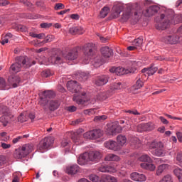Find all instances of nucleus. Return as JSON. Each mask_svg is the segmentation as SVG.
Segmentation results:
<instances>
[{
    "label": "nucleus",
    "mask_w": 182,
    "mask_h": 182,
    "mask_svg": "<svg viewBox=\"0 0 182 182\" xmlns=\"http://www.w3.org/2000/svg\"><path fill=\"white\" fill-rule=\"evenodd\" d=\"M89 178L92 182H102V176L100 178L97 175L91 174L90 175Z\"/></svg>",
    "instance_id": "obj_43"
},
{
    "label": "nucleus",
    "mask_w": 182,
    "mask_h": 182,
    "mask_svg": "<svg viewBox=\"0 0 182 182\" xmlns=\"http://www.w3.org/2000/svg\"><path fill=\"white\" fill-rule=\"evenodd\" d=\"M111 133L112 134H116V133H120L122 132V127L118 125H112L111 129H110Z\"/></svg>",
    "instance_id": "obj_39"
},
{
    "label": "nucleus",
    "mask_w": 182,
    "mask_h": 182,
    "mask_svg": "<svg viewBox=\"0 0 182 182\" xmlns=\"http://www.w3.org/2000/svg\"><path fill=\"white\" fill-rule=\"evenodd\" d=\"M173 173L178 178L179 181H182V169L180 168H176L173 170Z\"/></svg>",
    "instance_id": "obj_42"
},
{
    "label": "nucleus",
    "mask_w": 182,
    "mask_h": 182,
    "mask_svg": "<svg viewBox=\"0 0 182 182\" xmlns=\"http://www.w3.org/2000/svg\"><path fill=\"white\" fill-rule=\"evenodd\" d=\"M55 96V92L53 91H44L40 94V101L39 105L42 106L44 110H48L49 107V99H51Z\"/></svg>",
    "instance_id": "obj_9"
},
{
    "label": "nucleus",
    "mask_w": 182,
    "mask_h": 182,
    "mask_svg": "<svg viewBox=\"0 0 182 182\" xmlns=\"http://www.w3.org/2000/svg\"><path fill=\"white\" fill-rule=\"evenodd\" d=\"M138 129H141L140 132H149L153 130V124L151 123L141 124L138 126Z\"/></svg>",
    "instance_id": "obj_28"
},
{
    "label": "nucleus",
    "mask_w": 182,
    "mask_h": 182,
    "mask_svg": "<svg viewBox=\"0 0 182 182\" xmlns=\"http://www.w3.org/2000/svg\"><path fill=\"white\" fill-rule=\"evenodd\" d=\"M140 166L142 168H145L146 170H150V171H154V170H156V166L151 164V162L149 164L141 163Z\"/></svg>",
    "instance_id": "obj_33"
},
{
    "label": "nucleus",
    "mask_w": 182,
    "mask_h": 182,
    "mask_svg": "<svg viewBox=\"0 0 182 182\" xmlns=\"http://www.w3.org/2000/svg\"><path fill=\"white\" fill-rule=\"evenodd\" d=\"M59 107V102L56 100L50 101L48 107L47 109H50V110H56Z\"/></svg>",
    "instance_id": "obj_35"
},
{
    "label": "nucleus",
    "mask_w": 182,
    "mask_h": 182,
    "mask_svg": "<svg viewBox=\"0 0 182 182\" xmlns=\"http://www.w3.org/2000/svg\"><path fill=\"white\" fill-rule=\"evenodd\" d=\"M36 62L26 56H19L16 58V63L10 67V71L13 73H18L21 70L29 69L32 65H36Z\"/></svg>",
    "instance_id": "obj_5"
},
{
    "label": "nucleus",
    "mask_w": 182,
    "mask_h": 182,
    "mask_svg": "<svg viewBox=\"0 0 182 182\" xmlns=\"http://www.w3.org/2000/svg\"><path fill=\"white\" fill-rule=\"evenodd\" d=\"M139 8V4H128L127 5L117 4L113 6L112 18V19H117L120 16L122 11H124L123 14L122 15V22H127L129 21V18L133 16H137V9Z\"/></svg>",
    "instance_id": "obj_1"
},
{
    "label": "nucleus",
    "mask_w": 182,
    "mask_h": 182,
    "mask_svg": "<svg viewBox=\"0 0 182 182\" xmlns=\"http://www.w3.org/2000/svg\"><path fill=\"white\" fill-rule=\"evenodd\" d=\"M82 129H80L79 131H77L76 132H71V139L75 144H80V134L82 133Z\"/></svg>",
    "instance_id": "obj_18"
},
{
    "label": "nucleus",
    "mask_w": 182,
    "mask_h": 182,
    "mask_svg": "<svg viewBox=\"0 0 182 182\" xmlns=\"http://www.w3.org/2000/svg\"><path fill=\"white\" fill-rule=\"evenodd\" d=\"M157 70H159V68H157V67L152 66L149 68H144L141 72L142 73H146L148 76H153V75H154L156 72H157Z\"/></svg>",
    "instance_id": "obj_27"
},
{
    "label": "nucleus",
    "mask_w": 182,
    "mask_h": 182,
    "mask_svg": "<svg viewBox=\"0 0 182 182\" xmlns=\"http://www.w3.org/2000/svg\"><path fill=\"white\" fill-rule=\"evenodd\" d=\"M130 141L132 144H140V139L137 137H132Z\"/></svg>",
    "instance_id": "obj_54"
},
{
    "label": "nucleus",
    "mask_w": 182,
    "mask_h": 182,
    "mask_svg": "<svg viewBox=\"0 0 182 182\" xmlns=\"http://www.w3.org/2000/svg\"><path fill=\"white\" fill-rule=\"evenodd\" d=\"M159 182H173V178L170 175H166Z\"/></svg>",
    "instance_id": "obj_48"
},
{
    "label": "nucleus",
    "mask_w": 182,
    "mask_h": 182,
    "mask_svg": "<svg viewBox=\"0 0 182 182\" xmlns=\"http://www.w3.org/2000/svg\"><path fill=\"white\" fill-rule=\"evenodd\" d=\"M13 82V87H18V85H19V82H21V78L19 77H14L12 78Z\"/></svg>",
    "instance_id": "obj_47"
},
{
    "label": "nucleus",
    "mask_w": 182,
    "mask_h": 182,
    "mask_svg": "<svg viewBox=\"0 0 182 182\" xmlns=\"http://www.w3.org/2000/svg\"><path fill=\"white\" fill-rule=\"evenodd\" d=\"M104 146L105 147H106V149H108L109 150H113L114 151H119V150L122 149V146L117 144V142H116V141L112 140L105 142Z\"/></svg>",
    "instance_id": "obj_16"
},
{
    "label": "nucleus",
    "mask_w": 182,
    "mask_h": 182,
    "mask_svg": "<svg viewBox=\"0 0 182 182\" xmlns=\"http://www.w3.org/2000/svg\"><path fill=\"white\" fill-rule=\"evenodd\" d=\"M106 119H107L106 115L97 116L94 118V122H103L106 120Z\"/></svg>",
    "instance_id": "obj_50"
},
{
    "label": "nucleus",
    "mask_w": 182,
    "mask_h": 182,
    "mask_svg": "<svg viewBox=\"0 0 182 182\" xmlns=\"http://www.w3.org/2000/svg\"><path fill=\"white\" fill-rule=\"evenodd\" d=\"M20 4L24 5V6H31L32 3L28 1V0H20Z\"/></svg>",
    "instance_id": "obj_57"
},
{
    "label": "nucleus",
    "mask_w": 182,
    "mask_h": 182,
    "mask_svg": "<svg viewBox=\"0 0 182 182\" xmlns=\"http://www.w3.org/2000/svg\"><path fill=\"white\" fill-rule=\"evenodd\" d=\"M176 160L178 161H180V163H182V152H179L177 154Z\"/></svg>",
    "instance_id": "obj_61"
},
{
    "label": "nucleus",
    "mask_w": 182,
    "mask_h": 182,
    "mask_svg": "<svg viewBox=\"0 0 182 182\" xmlns=\"http://www.w3.org/2000/svg\"><path fill=\"white\" fill-rule=\"evenodd\" d=\"M6 87V82H5V79L0 77V89H5Z\"/></svg>",
    "instance_id": "obj_55"
},
{
    "label": "nucleus",
    "mask_w": 182,
    "mask_h": 182,
    "mask_svg": "<svg viewBox=\"0 0 182 182\" xmlns=\"http://www.w3.org/2000/svg\"><path fill=\"white\" fill-rule=\"evenodd\" d=\"M76 107L75 106H70L68 107V112H70L71 113H73V112H76Z\"/></svg>",
    "instance_id": "obj_63"
},
{
    "label": "nucleus",
    "mask_w": 182,
    "mask_h": 182,
    "mask_svg": "<svg viewBox=\"0 0 182 182\" xmlns=\"http://www.w3.org/2000/svg\"><path fill=\"white\" fill-rule=\"evenodd\" d=\"M80 51V48L76 47L70 50L66 56H63L62 54H53L47 60H43L41 65H62V63H65L66 60H75L77 59Z\"/></svg>",
    "instance_id": "obj_3"
},
{
    "label": "nucleus",
    "mask_w": 182,
    "mask_h": 182,
    "mask_svg": "<svg viewBox=\"0 0 182 182\" xmlns=\"http://www.w3.org/2000/svg\"><path fill=\"white\" fill-rule=\"evenodd\" d=\"M54 39H55V36L52 35H48L44 38L43 43H48L49 42H53Z\"/></svg>",
    "instance_id": "obj_46"
},
{
    "label": "nucleus",
    "mask_w": 182,
    "mask_h": 182,
    "mask_svg": "<svg viewBox=\"0 0 182 182\" xmlns=\"http://www.w3.org/2000/svg\"><path fill=\"white\" fill-rule=\"evenodd\" d=\"M150 147L151 149H155L151 151L153 156L161 157L166 154V151H164V144H163L161 141L152 142Z\"/></svg>",
    "instance_id": "obj_10"
},
{
    "label": "nucleus",
    "mask_w": 182,
    "mask_h": 182,
    "mask_svg": "<svg viewBox=\"0 0 182 182\" xmlns=\"http://www.w3.org/2000/svg\"><path fill=\"white\" fill-rule=\"evenodd\" d=\"M82 122H83V118H80L77 119L75 121H73L72 124L73 126L76 125V124H79V123H82Z\"/></svg>",
    "instance_id": "obj_59"
},
{
    "label": "nucleus",
    "mask_w": 182,
    "mask_h": 182,
    "mask_svg": "<svg viewBox=\"0 0 182 182\" xmlns=\"http://www.w3.org/2000/svg\"><path fill=\"white\" fill-rule=\"evenodd\" d=\"M67 89L71 93H76L73 96V101L76 102L77 105H85L86 102H89V99L86 97V93L80 92L82 87L79 82L75 80H70L67 82Z\"/></svg>",
    "instance_id": "obj_4"
},
{
    "label": "nucleus",
    "mask_w": 182,
    "mask_h": 182,
    "mask_svg": "<svg viewBox=\"0 0 182 182\" xmlns=\"http://www.w3.org/2000/svg\"><path fill=\"white\" fill-rule=\"evenodd\" d=\"M99 171L101 173H116V168L109 165H102L99 168Z\"/></svg>",
    "instance_id": "obj_23"
},
{
    "label": "nucleus",
    "mask_w": 182,
    "mask_h": 182,
    "mask_svg": "<svg viewBox=\"0 0 182 182\" xmlns=\"http://www.w3.org/2000/svg\"><path fill=\"white\" fill-rule=\"evenodd\" d=\"M117 141L119 146H124L126 144V142L127 141V139H126V136L124 135H118L117 137Z\"/></svg>",
    "instance_id": "obj_34"
},
{
    "label": "nucleus",
    "mask_w": 182,
    "mask_h": 182,
    "mask_svg": "<svg viewBox=\"0 0 182 182\" xmlns=\"http://www.w3.org/2000/svg\"><path fill=\"white\" fill-rule=\"evenodd\" d=\"M131 178L134 181H139V182L146 181V176H144V174H140L136 172H134L131 173Z\"/></svg>",
    "instance_id": "obj_20"
},
{
    "label": "nucleus",
    "mask_w": 182,
    "mask_h": 182,
    "mask_svg": "<svg viewBox=\"0 0 182 182\" xmlns=\"http://www.w3.org/2000/svg\"><path fill=\"white\" fill-rule=\"evenodd\" d=\"M40 26H41V28L47 29V28H50V26H52V23H42Z\"/></svg>",
    "instance_id": "obj_58"
},
{
    "label": "nucleus",
    "mask_w": 182,
    "mask_h": 182,
    "mask_svg": "<svg viewBox=\"0 0 182 182\" xmlns=\"http://www.w3.org/2000/svg\"><path fill=\"white\" fill-rule=\"evenodd\" d=\"M139 161H144L146 163H152L153 159L147 155V154H142L139 158Z\"/></svg>",
    "instance_id": "obj_37"
},
{
    "label": "nucleus",
    "mask_w": 182,
    "mask_h": 182,
    "mask_svg": "<svg viewBox=\"0 0 182 182\" xmlns=\"http://www.w3.org/2000/svg\"><path fill=\"white\" fill-rule=\"evenodd\" d=\"M137 67V63L134 60H129L127 61V68L125 69H131L132 72L131 73H134V70H136V68Z\"/></svg>",
    "instance_id": "obj_30"
},
{
    "label": "nucleus",
    "mask_w": 182,
    "mask_h": 182,
    "mask_svg": "<svg viewBox=\"0 0 182 182\" xmlns=\"http://www.w3.org/2000/svg\"><path fill=\"white\" fill-rule=\"evenodd\" d=\"M176 137L181 143H182V133L181 132H176Z\"/></svg>",
    "instance_id": "obj_62"
},
{
    "label": "nucleus",
    "mask_w": 182,
    "mask_h": 182,
    "mask_svg": "<svg viewBox=\"0 0 182 182\" xmlns=\"http://www.w3.org/2000/svg\"><path fill=\"white\" fill-rule=\"evenodd\" d=\"M112 94L109 91L100 92L97 95V100H106V99L110 97Z\"/></svg>",
    "instance_id": "obj_25"
},
{
    "label": "nucleus",
    "mask_w": 182,
    "mask_h": 182,
    "mask_svg": "<svg viewBox=\"0 0 182 182\" xmlns=\"http://www.w3.org/2000/svg\"><path fill=\"white\" fill-rule=\"evenodd\" d=\"M102 182H117V179L110 175H102Z\"/></svg>",
    "instance_id": "obj_32"
},
{
    "label": "nucleus",
    "mask_w": 182,
    "mask_h": 182,
    "mask_svg": "<svg viewBox=\"0 0 182 182\" xmlns=\"http://www.w3.org/2000/svg\"><path fill=\"white\" fill-rule=\"evenodd\" d=\"M32 151H33V144H25L22 146L21 151L18 152V158L23 159V157H26V156L30 153H32Z\"/></svg>",
    "instance_id": "obj_13"
},
{
    "label": "nucleus",
    "mask_w": 182,
    "mask_h": 182,
    "mask_svg": "<svg viewBox=\"0 0 182 182\" xmlns=\"http://www.w3.org/2000/svg\"><path fill=\"white\" fill-rule=\"evenodd\" d=\"M122 89H123V85L120 82H114L111 85V90H122Z\"/></svg>",
    "instance_id": "obj_38"
},
{
    "label": "nucleus",
    "mask_w": 182,
    "mask_h": 182,
    "mask_svg": "<svg viewBox=\"0 0 182 182\" xmlns=\"http://www.w3.org/2000/svg\"><path fill=\"white\" fill-rule=\"evenodd\" d=\"M66 172L68 174H76V173L79 172V166L77 165H72L67 167Z\"/></svg>",
    "instance_id": "obj_29"
},
{
    "label": "nucleus",
    "mask_w": 182,
    "mask_h": 182,
    "mask_svg": "<svg viewBox=\"0 0 182 182\" xmlns=\"http://www.w3.org/2000/svg\"><path fill=\"white\" fill-rule=\"evenodd\" d=\"M41 75L43 77H49V76H52V73L50 72V70H46L41 73Z\"/></svg>",
    "instance_id": "obj_52"
},
{
    "label": "nucleus",
    "mask_w": 182,
    "mask_h": 182,
    "mask_svg": "<svg viewBox=\"0 0 182 182\" xmlns=\"http://www.w3.org/2000/svg\"><path fill=\"white\" fill-rule=\"evenodd\" d=\"M105 63V60L102 58V56L97 55L92 60V65L94 66V68H100L102 65Z\"/></svg>",
    "instance_id": "obj_22"
},
{
    "label": "nucleus",
    "mask_w": 182,
    "mask_h": 182,
    "mask_svg": "<svg viewBox=\"0 0 182 182\" xmlns=\"http://www.w3.org/2000/svg\"><path fill=\"white\" fill-rule=\"evenodd\" d=\"M109 12H110V9H109L108 7L102 8L100 11V18H106V16H107Z\"/></svg>",
    "instance_id": "obj_40"
},
{
    "label": "nucleus",
    "mask_w": 182,
    "mask_h": 182,
    "mask_svg": "<svg viewBox=\"0 0 182 182\" xmlns=\"http://www.w3.org/2000/svg\"><path fill=\"white\" fill-rule=\"evenodd\" d=\"M159 11H160V7H159V6H151L145 10L144 15H145V16H153V15H156Z\"/></svg>",
    "instance_id": "obj_17"
},
{
    "label": "nucleus",
    "mask_w": 182,
    "mask_h": 182,
    "mask_svg": "<svg viewBox=\"0 0 182 182\" xmlns=\"http://www.w3.org/2000/svg\"><path fill=\"white\" fill-rule=\"evenodd\" d=\"M85 33V29L82 26H74L69 29V33L71 35H82Z\"/></svg>",
    "instance_id": "obj_19"
},
{
    "label": "nucleus",
    "mask_w": 182,
    "mask_h": 182,
    "mask_svg": "<svg viewBox=\"0 0 182 182\" xmlns=\"http://www.w3.org/2000/svg\"><path fill=\"white\" fill-rule=\"evenodd\" d=\"M109 82V76L108 75H102L97 77L95 80V85L97 86H104Z\"/></svg>",
    "instance_id": "obj_21"
},
{
    "label": "nucleus",
    "mask_w": 182,
    "mask_h": 182,
    "mask_svg": "<svg viewBox=\"0 0 182 182\" xmlns=\"http://www.w3.org/2000/svg\"><path fill=\"white\" fill-rule=\"evenodd\" d=\"M144 84L143 83V81L141 80V79H138L135 84L132 87V93H137V92H136V90H139V89H141V87H143V85Z\"/></svg>",
    "instance_id": "obj_26"
},
{
    "label": "nucleus",
    "mask_w": 182,
    "mask_h": 182,
    "mask_svg": "<svg viewBox=\"0 0 182 182\" xmlns=\"http://www.w3.org/2000/svg\"><path fill=\"white\" fill-rule=\"evenodd\" d=\"M101 53L104 58H110V56H113V50L109 47H102Z\"/></svg>",
    "instance_id": "obj_24"
},
{
    "label": "nucleus",
    "mask_w": 182,
    "mask_h": 182,
    "mask_svg": "<svg viewBox=\"0 0 182 182\" xmlns=\"http://www.w3.org/2000/svg\"><path fill=\"white\" fill-rule=\"evenodd\" d=\"M159 120H161L164 124H168V121H167L164 117H159Z\"/></svg>",
    "instance_id": "obj_64"
},
{
    "label": "nucleus",
    "mask_w": 182,
    "mask_h": 182,
    "mask_svg": "<svg viewBox=\"0 0 182 182\" xmlns=\"http://www.w3.org/2000/svg\"><path fill=\"white\" fill-rule=\"evenodd\" d=\"M83 52L85 56V58L83 59L82 63L85 65H87L90 62V59L95 55V44L92 43H89L85 44L83 47Z\"/></svg>",
    "instance_id": "obj_8"
},
{
    "label": "nucleus",
    "mask_w": 182,
    "mask_h": 182,
    "mask_svg": "<svg viewBox=\"0 0 182 182\" xmlns=\"http://www.w3.org/2000/svg\"><path fill=\"white\" fill-rule=\"evenodd\" d=\"M132 45L136 48L141 46V45H143V37H139V38L135 39L132 42Z\"/></svg>",
    "instance_id": "obj_41"
},
{
    "label": "nucleus",
    "mask_w": 182,
    "mask_h": 182,
    "mask_svg": "<svg viewBox=\"0 0 182 182\" xmlns=\"http://www.w3.org/2000/svg\"><path fill=\"white\" fill-rule=\"evenodd\" d=\"M96 113V109H89L84 110V114H88L89 116H92V114H95Z\"/></svg>",
    "instance_id": "obj_51"
},
{
    "label": "nucleus",
    "mask_w": 182,
    "mask_h": 182,
    "mask_svg": "<svg viewBox=\"0 0 182 182\" xmlns=\"http://www.w3.org/2000/svg\"><path fill=\"white\" fill-rule=\"evenodd\" d=\"M166 168H168V165L164 164L160 165L156 170V176H161L163 171H164Z\"/></svg>",
    "instance_id": "obj_36"
},
{
    "label": "nucleus",
    "mask_w": 182,
    "mask_h": 182,
    "mask_svg": "<svg viewBox=\"0 0 182 182\" xmlns=\"http://www.w3.org/2000/svg\"><path fill=\"white\" fill-rule=\"evenodd\" d=\"M10 136L6 132H1L0 133V139L2 141H8L10 139Z\"/></svg>",
    "instance_id": "obj_44"
},
{
    "label": "nucleus",
    "mask_w": 182,
    "mask_h": 182,
    "mask_svg": "<svg viewBox=\"0 0 182 182\" xmlns=\"http://www.w3.org/2000/svg\"><path fill=\"white\" fill-rule=\"evenodd\" d=\"M163 41L165 42V43H169V45H176V43H178L180 37L176 34L168 35L164 37Z\"/></svg>",
    "instance_id": "obj_15"
},
{
    "label": "nucleus",
    "mask_w": 182,
    "mask_h": 182,
    "mask_svg": "<svg viewBox=\"0 0 182 182\" xmlns=\"http://www.w3.org/2000/svg\"><path fill=\"white\" fill-rule=\"evenodd\" d=\"M0 113L4 114V116L0 117V122L2 123L4 127H6L8 123H9V120H14V114H12V112L8 109V107L5 105H0Z\"/></svg>",
    "instance_id": "obj_7"
},
{
    "label": "nucleus",
    "mask_w": 182,
    "mask_h": 182,
    "mask_svg": "<svg viewBox=\"0 0 182 182\" xmlns=\"http://www.w3.org/2000/svg\"><path fill=\"white\" fill-rule=\"evenodd\" d=\"M54 139L52 137H46L42 139L38 145V149L41 152H43L44 150H48L52 144H53Z\"/></svg>",
    "instance_id": "obj_11"
},
{
    "label": "nucleus",
    "mask_w": 182,
    "mask_h": 182,
    "mask_svg": "<svg viewBox=\"0 0 182 182\" xmlns=\"http://www.w3.org/2000/svg\"><path fill=\"white\" fill-rule=\"evenodd\" d=\"M9 4V1L8 0H0V6H6Z\"/></svg>",
    "instance_id": "obj_60"
},
{
    "label": "nucleus",
    "mask_w": 182,
    "mask_h": 182,
    "mask_svg": "<svg viewBox=\"0 0 182 182\" xmlns=\"http://www.w3.org/2000/svg\"><path fill=\"white\" fill-rule=\"evenodd\" d=\"M69 144H70V140L67 137H65L61 141L62 147H66L69 146Z\"/></svg>",
    "instance_id": "obj_49"
},
{
    "label": "nucleus",
    "mask_w": 182,
    "mask_h": 182,
    "mask_svg": "<svg viewBox=\"0 0 182 182\" xmlns=\"http://www.w3.org/2000/svg\"><path fill=\"white\" fill-rule=\"evenodd\" d=\"M101 159L102 154L97 151H93L80 155L77 163L80 166H85V164H89L90 161H99Z\"/></svg>",
    "instance_id": "obj_6"
},
{
    "label": "nucleus",
    "mask_w": 182,
    "mask_h": 182,
    "mask_svg": "<svg viewBox=\"0 0 182 182\" xmlns=\"http://www.w3.org/2000/svg\"><path fill=\"white\" fill-rule=\"evenodd\" d=\"M103 136V132L100 129H94L89 131L83 134L84 139H90L91 140L100 139Z\"/></svg>",
    "instance_id": "obj_12"
},
{
    "label": "nucleus",
    "mask_w": 182,
    "mask_h": 182,
    "mask_svg": "<svg viewBox=\"0 0 182 182\" xmlns=\"http://www.w3.org/2000/svg\"><path fill=\"white\" fill-rule=\"evenodd\" d=\"M105 161H119L120 160V157L117 155L109 154L105 156Z\"/></svg>",
    "instance_id": "obj_31"
},
{
    "label": "nucleus",
    "mask_w": 182,
    "mask_h": 182,
    "mask_svg": "<svg viewBox=\"0 0 182 182\" xmlns=\"http://www.w3.org/2000/svg\"><path fill=\"white\" fill-rule=\"evenodd\" d=\"M156 28L159 31H164L170 26V25H176L182 22V14H174V11L170 10L165 14H161L156 20Z\"/></svg>",
    "instance_id": "obj_2"
},
{
    "label": "nucleus",
    "mask_w": 182,
    "mask_h": 182,
    "mask_svg": "<svg viewBox=\"0 0 182 182\" xmlns=\"http://www.w3.org/2000/svg\"><path fill=\"white\" fill-rule=\"evenodd\" d=\"M28 119L26 118V116H25V114H21L20 116L18 117V121L20 122V123H23L26 122Z\"/></svg>",
    "instance_id": "obj_53"
},
{
    "label": "nucleus",
    "mask_w": 182,
    "mask_h": 182,
    "mask_svg": "<svg viewBox=\"0 0 182 182\" xmlns=\"http://www.w3.org/2000/svg\"><path fill=\"white\" fill-rule=\"evenodd\" d=\"M65 8V5L62 3L56 4L55 6V11H59L60 9H63Z\"/></svg>",
    "instance_id": "obj_56"
},
{
    "label": "nucleus",
    "mask_w": 182,
    "mask_h": 182,
    "mask_svg": "<svg viewBox=\"0 0 182 182\" xmlns=\"http://www.w3.org/2000/svg\"><path fill=\"white\" fill-rule=\"evenodd\" d=\"M109 72H111V73H115V75H117V76H122V75H127V73H132L133 70H132V69H126L123 67H113L109 69Z\"/></svg>",
    "instance_id": "obj_14"
},
{
    "label": "nucleus",
    "mask_w": 182,
    "mask_h": 182,
    "mask_svg": "<svg viewBox=\"0 0 182 182\" xmlns=\"http://www.w3.org/2000/svg\"><path fill=\"white\" fill-rule=\"evenodd\" d=\"M89 77V75L86 73H81L80 75H77V79H79V80H87V78Z\"/></svg>",
    "instance_id": "obj_45"
}]
</instances>
